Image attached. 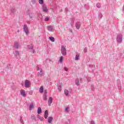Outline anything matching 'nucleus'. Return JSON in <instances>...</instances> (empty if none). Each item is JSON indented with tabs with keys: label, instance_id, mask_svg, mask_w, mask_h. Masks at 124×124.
Masks as SVG:
<instances>
[{
	"label": "nucleus",
	"instance_id": "obj_1",
	"mask_svg": "<svg viewBox=\"0 0 124 124\" xmlns=\"http://www.w3.org/2000/svg\"><path fill=\"white\" fill-rule=\"evenodd\" d=\"M37 70H38V76L39 77H42L43 75L45 74L44 71L42 69V67H41V65H38L36 67Z\"/></svg>",
	"mask_w": 124,
	"mask_h": 124
},
{
	"label": "nucleus",
	"instance_id": "obj_2",
	"mask_svg": "<svg viewBox=\"0 0 124 124\" xmlns=\"http://www.w3.org/2000/svg\"><path fill=\"white\" fill-rule=\"evenodd\" d=\"M116 40L118 43H122V41H123V35L122 34L117 35Z\"/></svg>",
	"mask_w": 124,
	"mask_h": 124
},
{
	"label": "nucleus",
	"instance_id": "obj_3",
	"mask_svg": "<svg viewBox=\"0 0 124 124\" xmlns=\"http://www.w3.org/2000/svg\"><path fill=\"white\" fill-rule=\"evenodd\" d=\"M61 53L62 56H66V48L63 46H61Z\"/></svg>",
	"mask_w": 124,
	"mask_h": 124
},
{
	"label": "nucleus",
	"instance_id": "obj_4",
	"mask_svg": "<svg viewBox=\"0 0 124 124\" xmlns=\"http://www.w3.org/2000/svg\"><path fill=\"white\" fill-rule=\"evenodd\" d=\"M23 31L26 33V35H28L29 33H30V31H29V28H28V26L27 25H24L23 26Z\"/></svg>",
	"mask_w": 124,
	"mask_h": 124
},
{
	"label": "nucleus",
	"instance_id": "obj_5",
	"mask_svg": "<svg viewBox=\"0 0 124 124\" xmlns=\"http://www.w3.org/2000/svg\"><path fill=\"white\" fill-rule=\"evenodd\" d=\"M28 48L29 50H30V52H31V51H32V53L33 54H34L35 50H34V49H33V45L31 44V45H28Z\"/></svg>",
	"mask_w": 124,
	"mask_h": 124
},
{
	"label": "nucleus",
	"instance_id": "obj_6",
	"mask_svg": "<svg viewBox=\"0 0 124 124\" xmlns=\"http://www.w3.org/2000/svg\"><path fill=\"white\" fill-rule=\"evenodd\" d=\"M42 9L45 13H48V8L45 4L42 5Z\"/></svg>",
	"mask_w": 124,
	"mask_h": 124
},
{
	"label": "nucleus",
	"instance_id": "obj_7",
	"mask_svg": "<svg viewBox=\"0 0 124 124\" xmlns=\"http://www.w3.org/2000/svg\"><path fill=\"white\" fill-rule=\"evenodd\" d=\"M30 80L26 79L25 81L24 86L25 88H30Z\"/></svg>",
	"mask_w": 124,
	"mask_h": 124
},
{
	"label": "nucleus",
	"instance_id": "obj_8",
	"mask_svg": "<svg viewBox=\"0 0 124 124\" xmlns=\"http://www.w3.org/2000/svg\"><path fill=\"white\" fill-rule=\"evenodd\" d=\"M80 27H81V22H77L76 23V28L77 30H79Z\"/></svg>",
	"mask_w": 124,
	"mask_h": 124
},
{
	"label": "nucleus",
	"instance_id": "obj_9",
	"mask_svg": "<svg viewBox=\"0 0 124 124\" xmlns=\"http://www.w3.org/2000/svg\"><path fill=\"white\" fill-rule=\"evenodd\" d=\"M20 94L22 95L24 97H26L27 96V94H26V92L24 90H22L20 91Z\"/></svg>",
	"mask_w": 124,
	"mask_h": 124
},
{
	"label": "nucleus",
	"instance_id": "obj_10",
	"mask_svg": "<svg viewBox=\"0 0 124 124\" xmlns=\"http://www.w3.org/2000/svg\"><path fill=\"white\" fill-rule=\"evenodd\" d=\"M52 102H53V98H52V97H49L48 101V106H51V104H52Z\"/></svg>",
	"mask_w": 124,
	"mask_h": 124
},
{
	"label": "nucleus",
	"instance_id": "obj_11",
	"mask_svg": "<svg viewBox=\"0 0 124 124\" xmlns=\"http://www.w3.org/2000/svg\"><path fill=\"white\" fill-rule=\"evenodd\" d=\"M47 30L49 31H54V29L53 28L52 26H48L47 27Z\"/></svg>",
	"mask_w": 124,
	"mask_h": 124
},
{
	"label": "nucleus",
	"instance_id": "obj_12",
	"mask_svg": "<svg viewBox=\"0 0 124 124\" xmlns=\"http://www.w3.org/2000/svg\"><path fill=\"white\" fill-rule=\"evenodd\" d=\"M48 110H46L44 113L45 119H47L48 118Z\"/></svg>",
	"mask_w": 124,
	"mask_h": 124
},
{
	"label": "nucleus",
	"instance_id": "obj_13",
	"mask_svg": "<svg viewBox=\"0 0 124 124\" xmlns=\"http://www.w3.org/2000/svg\"><path fill=\"white\" fill-rule=\"evenodd\" d=\"M76 85L77 86H80V82H79V78H76L75 80Z\"/></svg>",
	"mask_w": 124,
	"mask_h": 124
},
{
	"label": "nucleus",
	"instance_id": "obj_14",
	"mask_svg": "<svg viewBox=\"0 0 124 124\" xmlns=\"http://www.w3.org/2000/svg\"><path fill=\"white\" fill-rule=\"evenodd\" d=\"M42 113V109H41V107H39L37 109V113L39 115V114H41Z\"/></svg>",
	"mask_w": 124,
	"mask_h": 124
},
{
	"label": "nucleus",
	"instance_id": "obj_15",
	"mask_svg": "<svg viewBox=\"0 0 124 124\" xmlns=\"http://www.w3.org/2000/svg\"><path fill=\"white\" fill-rule=\"evenodd\" d=\"M14 47L16 49H18V48H19V43H18V42H15Z\"/></svg>",
	"mask_w": 124,
	"mask_h": 124
},
{
	"label": "nucleus",
	"instance_id": "obj_16",
	"mask_svg": "<svg viewBox=\"0 0 124 124\" xmlns=\"http://www.w3.org/2000/svg\"><path fill=\"white\" fill-rule=\"evenodd\" d=\"M44 92V88H43V86H41L39 89V93H42Z\"/></svg>",
	"mask_w": 124,
	"mask_h": 124
},
{
	"label": "nucleus",
	"instance_id": "obj_17",
	"mask_svg": "<svg viewBox=\"0 0 124 124\" xmlns=\"http://www.w3.org/2000/svg\"><path fill=\"white\" fill-rule=\"evenodd\" d=\"M11 13H13V14H14L15 12H16V10H15V8L12 7L10 9Z\"/></svg>",
	"mask_w": 124,
	"mask_h": 124
},
{
	"label": "nucleus",
	"instance_id": "obj_18",
	"mask_svg": "<svg viewBox=\"0 0 124 124\" xmlns=\"http://www.w3.org/2000/svg\"><path fill=\"white\" fill-rule=\"evenodd\" d=\"M27 15H29V17L31 19L32 18V16H31V11L30 10H28L26 12Z\"/></svg>",
	"mask_w": 124,
	"mask_h": 124
},
{
	"label": "nucleus",
	"instance_id": "obj_19",
	"mask_svg": "<svg viewBox=\"0 0 124 124\" xmlns=\"http://www.w3.org/2000/svg\"><path fill=\"white\" fill-rule=\"evenodd\" d=\"M52 121H53V117H49L48 119V124H51V123H52Z\"/></svg>",
	"mask_w": 124,
	"mask_h": 124
},
{
	"label": "nucleus",
	"instance_id": "obj_20",
	"mask_svg": "<svg viewBox=\"0 0 124 124\" xmlns=\"http://www.w3.org/2000/svg\"><path fill=\"white\" fill-rule=\"evenodd\" d=\"M79 58H80V55H79V54H77L75 58L76 61H78V60H79Z\"/></svg>",
	"mask_w": 124,
	"mask_h": 124
},
{
	"label": "nucleus",
	"instance_id": "obj_21",
	"mask_svg": "<svg viewBox=\"0 0 124 124\" xmlns=\"http://www.w3.org/2000/svg\"><path fill=\"white\" fill-rule=\"evenodd\" d=\"M49 39L52 41V42H55V38L52 36L49 37Z\"/></svg>",
	"mask_w": 124,
	"mask_h": 124
},
{
	"label": "nucleus",
	"instance_id": "obj_22",
	"mask_svg": "<svg viewBox=\"0 0 124 124\" xmlns=\"http://www.w3.org/2000/svg\"><path fill=\"white\" fill-rule=\"evenodd\" d=\"M15 56L16 57H19V56H20V53H19V51H16L15 54Z\"/></svg>",
	"mask_w": 124,
	"mask_h": 124
},
{
	"label": "nucleus",
	"instance_id": "obj_23",
	"mask_svg": "<svg viewBox=\"0 0 124 124\" xmlns=\"http://www.w3.org/2000/svg\"><path fill=\"white\" fill-rule=\"evenodd\" d=\"M19 121L20 122V123L22 124H24V120H23V117H20V118H19Z\"/></svg>",
	"mask_w": 124,
	"mask_h": 124
},
{
	"label": "nucleus",
	"instance_id": "obj_24",
	"mask_svg": "<svg viewBox=\"0 0 124 124\" xmlns=\"http://www.w3.org/2000/svg\"><path fill=\"white\" fill-rule=\"evenodd\" d=\"M33 104H31L30 105V107H29V109L30 110H32V109H33Z\"/></svg>",
	"mask_w": 124,
	"mask_h": 124
},
{
	"label": "nucleus",
	"instance_id": "obj_25",
	"mask_svg": "<svg viewBox=\"0 0 124 124\" xmlns=\"http://www.w3.org/2000/svg\"><path fill=\"white\" fill-rule=\"evenodd\" d=\"M73 25H74V19L72 18L71 19V26H72Z\"/></svg>",
	"mask_w": 124,
	"mask_h": 124
},
{
	"label": "nucleus",
	"instance_id": "obj_26",
	"mask_svg": "<svg viewBox=\"0 0 124 124\" xmlns=\"http://www.w3.org/2000/svg\"><path fill=\"white\" fill-rule=\"evenodd\" d=\"M44 2V1L43 0H39V3H40V4H42V5H43V4Z\"/></svg>",
	"mask_w": 124,
	"mask_h": 124
},
{
	"label": "nucleus",
	"instance_id": "obj_27",
	"mask_svg": "<svg viewBox=\"0 0 124 124\" xmlns=\"http://www.w3.org/2000/svg\"><path fill=\"white\" fill-rule=\"evenodd\" d=\"M64 93H65V95H66V96H67V95H68V93H69L68 90H64Z\"/></svg>",
	"mask_w": 124,
	"mask_h": 124
},
{
	"label": "nucleus",
	"instance_id": "obj_28",
	"mask_svg": "<svg viewBox=\"0 0 124 124\" xmlns=\"http://www.w3.org/2000/svg\"><path fill=\"white\" fill-rule=\"evenodd\" d=\"M31 120H34V121H35V116L33 114H32L31 116Z\"/></svg>",
	"mask_w": 124,
	"mask_h": 124
},
{
	"label": "nucleus",
	"instance_id": "obj_29",
	"mask_svg": "<svg viewBox=\"0 0 124 124\" xmlns=\"http://www.w3.org/2000/svg\"><path fill=\"white\" fill-rule=\"evenodd\" d=\"M38 119H39V120H40V121H43V117L39 116V115H38Z\"/></svg>",
	"mask_w": 124,
	"mask_h": 124
},
{
	"label": "nucleus",
	"instance_id": "obj_30",
	"mask_svg": "<svg viewBox=\"0 0 124 124\" xmlns=\"http://www.w3.org/2000/svg\"><path fill=\"white\" fill-rule=\"evenodd\" d=\"M98 17H99V18H100V19H101V18H102V17H103V16L102 15V14L101 13L99 14Z\"/></svg>",
	"mask_w": 124,
	"mask_h": 124
},
{
	"label": "nucleus",
	"instance_id": "obj_31",
	"mask_svg": "<svg viewBox=\"0 0 124 124\" xmlns=\"http://www.w3.org/2000/svg\"><path fill=\"white\" fill-rule=\"evenodd\" d=\"M43 99L44 100H47V95H44L43 96Z\"/></svg>",
	"mask_w": 124,
	"mask_h": 124
},
{
	"label": "nucleus",
	"instance_id": "obj_32",
	"mask_svg": "<svg viewBox=\"0 0 124 124\" xmlns=\"http://www.w3.org/2000/svg\"><path fill=\"white\" fill-rule=\"evenodd\" d=\"M62 60H63V57L62 56H61L59 60V62H62Z\"/></svg>",
	"mask_w": 124,
	"mask_h": 124
},
{
	"label": "nucleus",
	"instance_id": "obj_33",
	"mask_svg": "<svg viewBox=\"0 0 124 124\" xmlns=\"http://www.w3.org/2000/svg\"><path fill=\"white\" fill-rule=\"evenodd\" d=\"M47 93H48V92L47 91V90H44V95H47Z\"/></svg>",
	"mask_w": 124,
	"mask_h": 124
},
{
	"label": "nucleus",
	"instance_id": "obj_34",
	"mask_svg": "<svg viewBox=\"0 0 124 124\" xmlns=\"http://www.w3.org/2000/svg\"><path fill=\"white\" fill-rule=\"evenodd\" d=\"M96 7H97V8H99L100 7V3H98L96 4Z\"/></svg>",
	"mask_w": 124,
	"mask_h": 124
},
{
	"label": "nucleus",
	"instance_id": "obj_35",
	"mask_svg": "<svg viewBox=\"0 0 124 124\" xmlns=\"http://www.w3.org/2000/svg\"><path fill=\"white\" fill-rule=\"evenodd\" d=\"M31 2L33 4H35V3H36V0H31Z\"/></svg>",
	"mask_w": 124,
	"mask_h": 124
},
{
	"label": "nucleus",
	"instance_id": "obj_36",
	"mask_svg": "<svg viewBox=\"0 0 124 124\" xmlns=\"http://www.w3.org/2000/svg\"><path fill=\"white\" fill-rule=\"evenodd\" d=\"M50 20V18L49 17H46L45 21L46 22H48V21H49Z\"/></svg>",
	"mask_w": 124,
	"mask_h": 124
},
{
	"label": "nucleus",
	"instance_id": "obj_37",
	"mask_svg": "<svg viewBox=\"0 0 124 124\" xmlns=\"http://www.w3.org/2000/svg\"><path fill=\"white\" fill-rule=\"evenodd\" d=\"M65 111L66 112V113H68V112H69V111H68V108L67 107L65 108Z\"/></svg>",
	"mask_w": 124,
	"mask_h": 124
},
{
	"label": "nucleus",
	"instance_id": "obj_38",
	"mask_svg": "<svg viewBox=\"0 0 124 124\" xmlns=\"http://www.w3.org/2000/svg\"><path fill=\"white\" fill-rule=\"evenodd\" d=\"M91 89L92 91H94V86H93V85H91Z\"/></svg>",
	"mask_w": 124,
	"mask_h": 124
},
{
	"label": "nucleus",
	"instance_id": "obj_39",
	"mask_svg": "<svg viewBox=\"0 0 124 124\" xmlns=\"http://www.w3.org/2000/svg\"><path fill=\"white\" fill-rule=\"evenodd\" d=\"M58 89L59 91H60V92H61V91H62V87L59 86L58 87Z\"/></svg>",
	"mask_w": 124,
	"mask_h": 124
},
{
	"label": "nucleus",
	"instance_id": "obj_40",
	"mask_svg": "<svg viewBox=\"0 0 124 124\" xmlns=\"http://www.w3.org/2000/svg\"><path fill=\"white\" fill-rule=\"evenodd\" d=\"M87 47H85L84 49V53H87Z\"/></svg>",
	"mask_w": 124,
	"mask_h": 124
},
{
	"label": "nucleus",
	"instance_id": "obj_41",
	"mask_svg": "<svg viewBox=\"0 0 124 124\" xmlns=\"http://www.w3.org/2000/svg\"><path fill=\"white\" fill-rule=\"evenodd\" d=\"M64 70H65V71H68V69L66 67H64Z\"/></svg>",
	"mask_w": 124,
	"mask_h": 124
},
{
	"label": "nucleus",
	"instance_id": "obj_42",
	"mask_svg": "<svg viewBox=\"0 0 124 124\" xmlns=\"http://www.w3.org/2000/svg\"><path fill=\"white\" fill-rule=\"evenodd\" d=\"M29 94H30V95H32V92L31 91L29 92Z\"/></svg>",
	"mask_w": 124,
	"mask_h": 124
},
{
	"label": "nucleus",
	"instance_id": "obj_43",
	"mask_svg": "<svg viewBox=\"0 0 124 124\" xmlns=\"http://www.w3.org/2000/svg\"><path fill=\"white\" fill-rule=\"evenodd\" d=\"M65 11L66 12H68V8H65Z\"/></svg>",
	"mask_w": 124,
	"mask_h": 124
},
{
	"label": "nucleus",
	"instance_id": "obj_44",
	"mask_svg": "<svg viewBox=\"0 0 124 124\" xmlns=\"http://www.w3.org/2000/svg\"><path fill=\"white\" fill-rule=\"evenodd\" d=\"M30 15H31V16H32H32H33V13L30 12Z\"/></svg>",
	"mask_w": 124,
	"mask_h": 124
},
{
	"label": "nucleus",
	"instance_id": "obj_45",
	"mask_svg": "<svg viewBox=\"0 0 124 124\" xmlns=\"http://www.w3.org/2000/svg\"><path fill=\"white\" fill-rule=\"evenodd\" d=\"M87 80L88 82H91V78H87Z\"/></svg>",
	"mask_w": 124,
	"mask_h": 124
},
{
	"label": "nucleus",
	"instance_id": "obj_46",
	"mask_svg": "<svg viewBox=\"0 0 124 124\" xmlns=\"http://www.w3.org/2000/svg\"><path fill=\"white\" fill-rule=\"evenodd\" d=\"M90 124H94V122H93V121H91V122H90Z\"/></svg>",
	"mask_w": 124,
	"mask_h": 124
},
{
	"label": "nucleus",
	"instance_id": "obj_47",
	"mask_svg": "<svg viewBox=\"0 0 124 124\" xmlns=\"http://www.w3.org/2000/svg\"><path fill=\"white\" fill-rule=\"evenodd\" d=\"M119 90H122V86H120L118 87Z\"/></svg>",
	"mask_w": 124,
	"mask_h": 124
},
{
	"label": "nucleus",
	"instance_id": "obj_48",
	"mask_svg": "<svg viewBox=\"0 0 124 124\" xmlns=\"http://www.w3.org/2000/svg\"><path fill=\"white\" fill-rule=\"evenodd\" d=\"M89 67L92 68V67H93V65H89Z\"/></svg>",
	"mask_w": 124,
	"mask_h": 124
},
{
	"label": "nucleus",
	"instance_id": "obj_49",
	"mask_svg": "<svg viewBox=\"0 0 124 124\" xmlns=\"http://www.w3.org/2000/svg\"><path fill=\"white\" fill-rule=\"evenodd\" d=\"M79 81H82V78H80L79 79Z\"/></svg>",
	"mask_w": 124,
	"mask_h": 124
},
{
	"label": "nucleus",
	"instance_id": "obj_50",
	"mask_svg": "<svg viewBox=\"0 0 124 124\" xmlns=\"http://www.w3.org/2000/svg\"><path fill=\"white\" fill-rule=\"evenodd\" d=\"M27 23H28V24H30V21H28V22H27Z\"/></svg>",
	"mask_w": 124,
	"mask_h": 124
},
{
	"label": "nucleus",
	"instance_id": "obj_51",
	"mask_svg": "<svg viewBox=\"0 0 124 124\" xmlns=\"http://www.w3.org/2000/svg\"><path fill=\"white\" fill-rule=\"evenodd\" d=\"M19 31H20L19 30H17V32H19Z\"/></svg>",
	"mask_w": 124,
	"mask_h": 124
}]
</instances>
